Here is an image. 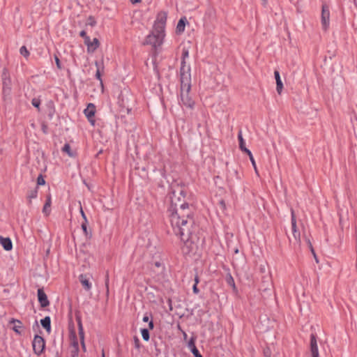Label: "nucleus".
Listing matches in <instances>:
<instances>
[{
	"mask_svg": "<svg viewBox=\"0 0 357 357\" xmlns=\"http://www.w3.org/2000/svg\"><path fill=\"white\" fill-rule=\"evenodd\" d=\"M169 199V218L174 231L184 243V249L186 248L188 252H192L196 248L195 236L192 232L194 220L192 211L188 202V198H186L185 189L179 185L173 187Z\"/></svg>",
	"mask_w": 357,
	"mask_h": 357,
	"instance_id": "1",
	"label": "nucleus"
},
{
	"mask_svg": "<svg viewBox=\"0 0 357 357\" xmlns=\"http://www.w3.org/2000/svg\"><path fill=\"white\" fill-rule=\"evenodd\" d=\"M180 80L181 93L179 103L182 107L192 109L195 102L190 93L191 89V74H189L188 70L185 71L183 70L182 77H180Z\"/></svg>",
	"mask_w": 357,
	"mask_h": 357,
	"instance_id": "2",
	"label": "nucleus"
},
{
	"mask_svg": "<svg viewBox=\"0 0 357 357\" xmlns=\"http://www.w3.org/2000/svg\"><path fill=\"white\" fill-rule=\"evenodd\" d=\"M134 100L130 93L125 89L121 91L120 96L118 98L117 105L119 107V115L125 117L126 114H130L132 109Z\"/></svg>",
	"mask_w": 357,
	"mask_h": 357,
	"instance_id": "3",
	"label": "nucleus"
},
{
	"mask_svg": "<svg viewBox=\"0 0 357 357\" xmlns=\"http://www.w3.org/2000/svg\"><path fill=\"white\" fill-rule=\"evenodd\" d=\"M164 36L165 33L163 32L155 31L153 28L152 33L146 38L144 44L151 45L153 47L160 46L162 43Z\"/></svg>",
	"mask_w": 357,
	"mask_h": 357,
	"instance_id": "4",
	"label": "nucleus"
},
{
	"mask_svg": "<svg viewBox=\"0 0 357 357\" xmlns=\"http://www.w3.org/2000/svg\"><path fill=\"white\" fill-rule=\"evenodd\" d=\"M32 347L34 354L40 356L45 347V340L41 336L36 335L32 342Z\"/></svg>",
	"mask_w": 357,
	"mask_h": 357,
	"instance_id": "5",
	"label": "nucleus"
},
{
	"mask_svg": "<svg viewBox=\"0 0 357 357\" xmlns=\"http://www.w3.org/2000/svg\"><path fill=\"white\" fill-rule=\"evenodd\" d=\"M167 20V13L165 12H160L158 14L156 20L154 24L155 31L160 33L165 32V26Z\"/></svg>",
	"mask_w": 357,
	"mask_h": 357,
	"instance_id": "6",
	"label": "nucleus"
},
{
	"mask_svg": "<svg viewBox=\"0 0 357 357\" xmlns=\"http://www.w3.org/2000/svg\"><path fill=\"white\" fill-rule=\"evenodd\" d=\"M330 24V12L327 6H323L321 10V26L324 31L329 27Z\"/></svg>",
	"mask_w": 357,
	"mask_h": 357,
	"instance_id": "7",
	"label": "nucleus"
},
{
	"mask_svg": "<svg viewBox=\"0 0 357 357\" xmlns=\"http://www.w3.org/2000/svg\"><path fill=\"white\" fill-rule=\"evenodd\" d=\"M291 230H292L293 237H294L295 242L298 244H300L301 235H300V232L297 230L296 219V216L294 214V211L292 209L291 211Z\"/></svg>",
	"mask_w": 357,
	"mask_h": 357,
	"instance_id": "8",
	"label": "nucleus"
},
{
	"mask_svg": "<svg viewBox=\"0 0 357 357\" xmlns=\"http://www.w3.org/2000/svg\"><path fill=\"white\" fill-rule=\"evenodd\" d=\"M96 112V107L93 103L88 104L86 108L84 110V114L86 117L88 119L89 121L91 123V124H94V115Z\"/></svg>",
	"mask_w": 357,
	"mask_h": 357,
	"instance_id": "9",
	"label": "nucleus"
},
{
	"mask_svg": "<svg viewBox=\"0 0 357 357\" xmlns=\"http://www.w3.org/2000/svg\"><path fill=\"white\" fill-rule=\"evenodd\" d=\"M310 354L312 357H319L317 338L314 334L310 336Z\"/></svg>",
	"mask_w": 357,
	"mask_h": 357,
	"instance_id": "10",
	"label": "nucleus"
},
{
	"mask_svg": "<svg viewBox=\"0 0 357 357\" xmlns=\"http://www.w3.org/2000/svg\"><path fill=\"white\" fill-rule=\"evenodd\" d=\"M189 56V52L188 49L183 48L182 52V61H181V66L180 68V77H182L183 70L184 71L188 70L189 74H190V67L189 66L185 65V59Z\"/></svg>",
	"mask_w": 357,
	"mask_h": 357,
	"instance_id": "11",
	"label": "nucleus"
},
{
	"mask_svg": "<svg viewBox=\"0 0 357 357\" xmlns=\"http://www.w3.org/2000/svg\"><path fill=\"white\" fill-rule=\"evenodd\" d=\"M38 302L42 307H45L50 305L47 296L42 289H38Z\"/></svg>",
	"mask_w": 357,
	"mask_h": 357,
	"instance_id": "12",
	"label": "nucleus"
},
{
	"mask_svg": "<svg viewBox=\"0 0 357 357\" xmlns=\"http://www.w3.org/2000/svg\"><path fill=\"white\" fill-rule=\"evenodd\" d=\"M79 280L85 290H86V291L91 290L92 284H91V282L89 281V277L87 275H85V274L79 275Z\"/></svg>",
	"mask_w": 357,
	"mask_h": 357,
	"instance_id": "13",
	"label": "nucleus"
},
{
	"mask_svg": "<svg viewBox=\"0 0 357 357\" xmlns=\"http://www.w3.org/2000/svg\"><path fill=\"white\" fill-rule=\"evenodd\" d=\"M0 243L6 251H9L13 248V243L10 238L0 236Z\"/></svg>",
	"mask_w": 357,
	"mask_h": 357,
	"instance_id": "14",
	"label": "nucleus"
},
{
	"mask_svg": "<svg viewBox=\"0 0 357 357\" xmlns=\"http://www.w3.org/2000/svg\"><path fill=\"white\" fill-rule=\"evenodd\" d=\"M84 44L87 46L88 52H93L98 48L99 42L97 38H93L92 41L89 39V42Z\"/></svg>",
	"mask_w": 357,
	"mask_h": 357,
	"instance_id": "15",
	"label": "nucleus"
},
{
	"mask_svg": "<svg viewBox=\"0 0 357 357\" xmlns=\"http://www.w3.org/2000/svg\"><path fill=\"white\" fill-rule=\"evenodd\" d=\"M274 76L276 81V90L277 92L280 94L283 89V84L280 79V73L278 70H275Z\"/></svg>",
	"mask_w": 357,
	"mask_h": 357,
	"instance_id": "16",
	"label": "nucleus"
},
{
	"mask_svg": "<svg viewBox=\"0 0 357 357\" xmlns=\"http://www.w3.org/2000/svg\"><path fill=\"white\" fill-rule=\"evenodd\" d=\"M42 326L47 331V333L51 331V319L49 316L45 317L44 319L40 320Z\"/></svg>",
	"mask_w": 357,
	"mask_h": 357,
	"instance_id": "17",
	"label": "nucleus"
},
{
	"mask_svg": "<svg viewBox=\"0 0 357 357\" xmlns=\"http://www.w3.org/2000/svg\"><path fill=\"white\" fill-rule=\"evenodd\" d=\"M78 330L82 348L84 351H86V347L84 344V333L81 321H78Z\"/></svg>",
	"mask_w": 357,
	"mask_h": 357,
	"instance_id": "18",
	"label": "nucleus"
},
{
	"mask_svg": "<svg viewBox=\"0 0 357 357\" xmlns=\"http://www.w3.org/2000/svg\"><path fill=\"white\" fill-rule=\"evenodd\" d=\"M51 196L49 195L47 196V199H46V202L43 206V213H45L46 215H48L50 213V206H51Z\"/></svg>",
	"mask_w": 357,
	"mask_h": 357,
	"instance_id": "19",
	"label": "nucleus"
},
{
	"mask_svg": "<svg viewBox=\"0 0 357 357\" xmlns=\"http://www.w3.org/2000/svg\"><path fill=\"white\" fill-rule=\"evenodd\" d=\"M238 141H239V147L241 149V150L245 153H247V151H250L249 149H248L245 146V142H244V139L243 138V135H242V132L240 131L238 134Z\"/></svg>",
	"mask_w": 357,
	"mask_h": 357,
	"instance_id": "20",
	"label": "nucleus"
},
{
	"mask_svg": "<svg viewBox=\"0 0 357 357\" xmlns=\"http://www.w3.org/2000/svg\"><path fill=\"white\" fill-rule=\"evenodd\" d=\"M185 22H186L185 18L180 19V20L178 21L177 26H176V32L177 33H180L183 32V31L185 29Z\"/></svg>",
	"mask_w": 357,
	"mask_h": 357,
	"instance_id": "21",
	"label": "nucleus"
},
{
	"mask_svg": "<svg viewBox=\"0 0 357 357\" xmlns=\"http://www.w3.org/2000/svg\"><path fill=\"white\" fill-rule=\"evenodd\" d=\"M11 322L16 324L13 328V331L17 334H21L20 329L22 328V322L16 319H13Z\"/></svg>",
	"mask_w": 357,
	"mask_h": 357,
	"instance_id": "22",
	"label": "nucleus"
},
{
	"mask_svg": "<svg viewBox=\"0 0 357 357\" xmlns=\"http://www.w3.org/2000/svg\"><path fill=\"white\" fill-rule=\"evenodd\" d=\"M247 154L249 156V158H250V160L251 161V163L252 165V167H253V168L255 169V172L256 174L259 175V172H258V170H257V168L256 162H255V160L254 159V157H253L251 151H247Z\"/></svg>",
	"mask_w": 357,
	"mask_h": 357,
	"instance_id": "23",
	"label": "nucleus"
},
{
	"mask_svg": "<svg viewBox=\"0 0 357 357\" xmlns=\"http://www.w3.org/2000/svg\"><path fill=\"white\" fill-rule=\"evenodd\" d=\"M62 151L66 153L69 156H73V153L71 151L70 146L68 144H64L63 147L62 148Z\"/></svg>",
	"mask_w": 357,
	"mask_h": 357,
	"instance_id": "24",
	"label": "nucleus"
},
{
	"mask_svg": "<svg viewBox=\"0 0 357 357\" xmlns=\"http://www.w3.org/2000/svg\"><path fill=\"white\" fill-rule=\"evenodd\" d=\"M20 53L24 56L25 58H28L29 56V52L25 46H22L20 48Z\"/></svg>",
	"mask_w": 357,
	"mask_h": 357,
	"instance_id": "25",
	"label": "nucleus"
},
{
	"mask_svg": "<svg viewBox=\"0 0 357 357\" xmlns=\"http://www.w3.org/2000/svg\"><path fill=\"white\" fill-rule=\"evenodd\" d=\"M2 78L4 80L3 81V83L5 84L6 82V79H8V81L10 82V79H9V73H8V70L7 68H4L2 70Z\"/></svg>",
	"mask_w": 357,
	"mask_h": 357,
	"instance_id": "26",
	"label": "nucleus"
},
{
	"mask_svg": "<svg viewBox=\"0 0 357 357\" xmlns=\"http://www.w3.org/2000/svg\"><path fill=\"white\" fill-rule=\"evenodd\" d=\"M141 333H142V338L144 339V340L148 341L149 340V332L148 329L142 328L141 330Z\"/></svg>",
	"mask_w": 357,
	"mask_h": 357,
	"instance_id": "27",
	"label": "nucleus"
},
{
	"mask_svg": "<svg viewBox=\"0 0 357 357\" xmlns=\"http://www.w3.org/2000/svg\"><path fill=\"white\" fill-rule=\"evenodd\" d=\"M79 36L84 38V43L89 42L90 38L86 35V32L85 30L81 31L79 33Z\"/></svg>",
	"mask_w": 357,
	"mask_h": 357,
	"instance_id": "28",
	"label": "nucleus"
},
{
	"mask_svg": "<svg viewBox=\"0 0 357 357\" xmlns=\"http://www.w3.org/2000/svg\"><path fill=\"white\" fill-rule=\"evenodd\" d=\"M37 195H38V190L37 189H34V190H32L29 192V195H28V197L29 199H34L37 197Z\"/></svg>",
	"mask_w": 357,
	"mask_h": 357,
	"instance_id": "29",
	"label": "nucleus"
},
{
	"mask_svg": "<svg viewBox=\"0 0 357 357\" xmlns=\"http://www.w3.org/2000/svg\"><path fill=\"white\" fill-rule=\"evenodd\" d=\"M37 184L38 185H43L45 184V181L42 174H40L37 178Z\"/></svg>",
	"mask_w": 357,
	"mask_h": 357,
	"instance_id": "30",
	"label": "nucleus"
},
{
	"mask_svg": "<svg viewBox=\"0 0 357 357\" xmlns=\"http://www.w3.org/2000/svg\"><path fill=\"white\" fill-rule=\"evenodd\" d=\"M105 286H106V289H107V295L109 294V273L107 272V275H106V278H105Z\"/></svg>",
	"mask_w": 357,
	"mask_h": 357,
	"instance_id": "31",
	"label": "nucleus"
},
{
	"mask_svg": "<svg viewBox=\"0 0 357 357\" xmlns=\"http://www.w3.org/2000/svg\"><path fill=\"white\" fill-rule=\"evenodd\" d=\"M87 223L88 222H83L82 223V229L86 236H88V234H89L88 229H87Z\"/></svg>",
	"mask_w": 357,
	"mask_h": 357,
	"instance_id": "32",
	"label": "nucleus"
},
{
	"mask_svg": "<svg viewBox=\"0 0 357 357\" xmlns=\"http://www.w3.org/2000/svg\"><path fill=\"white\" fill-rule=\"evenodd\" d=\"M32 105L33 107L39 109V107H40V100L38 99H36V98H33L32 100V102H31Z\"/></svg>",
	"mask_w": 357,
	"mask_h": 357,
	"instance_id": "33",
	"label": "nucleus"
},
{
	"mask_svg": "<svg viewBox=\"0 0 357 357\" xmlns=\"http://www.w3.org/2000/svg\"><path fill=\"white\" fill-rule=\"evenodd\" d=\"M86 24L93 26L96 24V21L92 17H89Z\"/></svg>",
	"mask_w": 357,
	"mask_h": 357,
	"instance_id": "34",
	"label": "nucleus"
},
{
	"mask_svg": "<svg viewBox=\"0 0 357 357\" xmlns=\"http://www.w3.org/2000/svg\"><path fill=\"white\" fill-rule=\"evenodd\" d=\"M192 353L193 354L195 357H202V356L199 354V352L198 349H197V347H194L192 349Z\"/></svg>",
	"mask_w": 357,
	"mask_h": 357,
	"instance_id": "35",
	"label": "nucleus"
},
{
	"mask_svg": "<svg viewBox=\"0 0 357 357\" xmlns=\"http://www.w3.org/2000/svg\"><path fill=\"white\" fill-rule=\"evenodd\" d=\"M80 213H81V215L84 220V222H88V220H87V218H86V216L82 209V206H80Z\"/></svg>",
	"mask_w": 357,
	"mask_h": 357,
	"instance_id": "36",
	"label": "nucleus"
},
{
	"mask_svg": "<svg viewBox=\"0 0 357 357\" xmlns=\"http://www.w3.org/2000/svg\"><path fill=\"white\" fill-rule=\"evenodd\" d=\"M264 354L265 357H271V352L270 349L269 348L265 349L264 351Z\"/></svg>",
	"mask_w": 357,
	"mask_h": 357,
	"instance_id": "37",
	"label": "nucleus"
},
{
	"mask_svg": "<svg viewBox=\"0 0 357 357\" xmlns=\"http://www.w3.org/2000/svg\"><path fill=\"white\" fill-rule=\"evenodd\" d=\"M307 242H308L309 245H310V247L311 251H312V254H313V255H314V258H315V259H316V261H317V262H318V260H317V256H316V255H315V253H314V250H313V248H312V245H311V243H310V241L308 240V241H307Z\"/></svg>",
	"mask_w": 357,
	"mask_h": 357,
	"instance_id": "38",
	"label": "nucleus"
},
{
	"mask_svg": "<svg viewBox=\"0 0 357 357\" xmlns=\"http://www.w3.org/2000/svg\"><path fill=\"white\" fill-rule=\"evenodd\" d=\"M193 292L196 294H197L199 292V289L197 288V284H194L192 287Z\"/></svg>",
	"mask_w": 357,
	"mask_h": 357,
	"instance_id": "39",
	"label": "nucleus"
},
{
	"mask_svg": "<svg viewBox=\"0 0 357 357\" xmlns=\"http://www.w3.org/2000/svg\"><path fill=\"white\" fill-rule=\"evenodd\" d=\"M188 347L192 350L194 347H196L194 341L191 340L188 343Z\"/></svg>",
	"mask_w": 357,
	"mask_h": 357,
	"instance_id": "40",
	"label": "nucleus"
},
{
	"mask_svg": "<svg viewBox=\"0 0 357 357\" xmlns=\"http://www.w3.org/2000/svg\"><path fill=\"white\" fill-rule=\"evenodd\" d=\"M55 62H56V66L59 68H61L60 60H59V59L57 56H55Z\"/></svg>",
	"mask_w": 357,
	"mask_h": 357,
	"instance_id": "41",
	"label": "nucleus"
},
{
	"mask_svg": "<svg viewBox=\"0 0 357 357\" xmlns=\"http://www.w3.org/2000/svg\"><path fill=\"white\" fill-rule=\"evenodd\" d=\"M220 205L221 206L222 209H225L226 206H225V203L223 200L220 201Z\"/></svg>",
	"mask_w": 357,
	"mask_h": 357,
	"instance_id": "42",
	"label": "nucleus"
},
{
	"mask_svg": "<svg viewBox=\"0 0 357 357\" xmlns=\"http://www.w3.org/2000/svg\"><path fill=\"white\" fill-rule=\"evenodd\" d=\"M149 329H153V323L152 321H149Z\"/></svg>",
	"mask_w": 357,
	"mask_h": 357,
	"instance_id": "43",
	"label": "nucleus"
},
{
	"mask_svg": "<svg viewBox=\"0 0 357 357\" xmlns=\"http://www.w3.org/2000/svg\"><path fill=\"white\" fill-rule=\"evenodd\" d=\"M143 321H144V322H148V321H149V316L145 315V316L143 317Z\"/></svg>",
	"mask_w": 357,
	"mask_h": 357,
	"instance_id": "44",
	"label": "nucleus"
},
{
	"mask_svg": "<svg viewBox=\"0 0 357 357\" xmlns=\"http://www.w3.org/2000/svg\"><path fill=\"white\" fill-rule=\"evenodd\" d=\"M73 345L74 347H75L77 349L78 348V342L76 340L73 342Z\"/></svg>",
	"mask_w": 357,
	"mask_h": 357,
	"instance_id": "45",
	"label": "nucleus"
},
{
	"mask_svg": "<svg viewBox=\"0 0 357 357\" xmlns=\"http://www.w3.org/2000/svg\"><path fill=\"white\" fill-rule=\"evenodd\" d=\"M130 2L132 3V4H136L137 3H139L142 0H130Z\"/></svg>",
	"mask_w": 357,
	"mask_h": 357,
	"instance_id": "46",
	"label": "nucleus"
},
{
	"mask_svg": "<svg viewBox=\"0 0 357 357\" xmlns=\"http://www.w3.org/2000/svg\"><path fill=\"white\" fill-rule=\"evenodd\" d=\"M198 283H199V278H198V276H195V284H197Z\"/></svg>",
	"mask_w": 357,
	"mask_h": 357,
	"instance_id": "47",
	"label": "nucleus"
},
{
	"mask_svg": "<svg viewBox=\"0 0 357 357\" xmlns=\"http://www.w3.org/2000/svg\"><path fill=\"white\" fill-rule=\"evenodd\" d=\"M231 282H229L230 284H232L234 288H235V284H234V280L231 278Z\"/></svg>",
	"mask_w": 357,
	"mask_h": 357,
	"instance_id": "48",
	"label": "nucleus"
},
{
	"mask_svg": "<svg viewBox=\"0 0 357 357\" xmlns=\"http://www.w3.org/2000/svg\"><path fill=\"white\" fill-rule=\"evenodd\" d=\"M100 72H99V70H98V71H97V73H96V77H97L98 79H100Z\"/></svg>",
	"mask_w": 357,
	"mask_h": 357,
	"instance_id": "49",
	"label": "nucleus"
},
{
	"mask_svg": "<svg viewBox=\"0 0 357 357\" xmlns=\"http://www.w3.org/2000/svg\"><path fill=\"white\" fill-rule=\"evenodd\" d=\"M260 270H261V272H264L265 271V267L261 266L260 267Z\"/></svg>",
	"mask_w": 357,
	"mask_h": 357,
	"instance_id": "50",
	"label": "nucleus"
},
{
	"mask_svg": "<svg viewBox=\"0 0 357 357\" xmlns=\"http://www.w3.org/2000/svg\"><path fill=\"white\" fill-rule=\"evenodd\" d=\"M262 2H263V4L265 6L267 3V1L266 0H261Z\"/></svg>",
	"mask_w": 357,
	"mask_h": 357,
	"instance_id": "51",
	"label": "nucleus"
},
{
	"mask_svg": "<svg viewBox=\"0 0 357 357\" xmlns=\"http://www.w3.org/2000/svg\"><path fill=\"white\" fill-rule=\"evenodd\" d=\"M155 266H160V264H159L158 262H156V263H155Z\"/></svg>",
	"mask_w": 357,
	"mask_h": 357,
	"instance_id": "52",
	"label": "nucleus"
},
{
	"mask_svg": "<svg viewBox=\"0 0 357 357\" xmlns=\"http://www.w3.org/2000/svg\"><path fill=\"white\" fill-rule=\"evenodd\" d=\"M102 357H105V354L104 353H102Z\"/></svg>",
	"mask_w": 357,
	"mask_h": 357,
	"instance_id": "53",
	"label": "nucleus"
}]
</instances>
